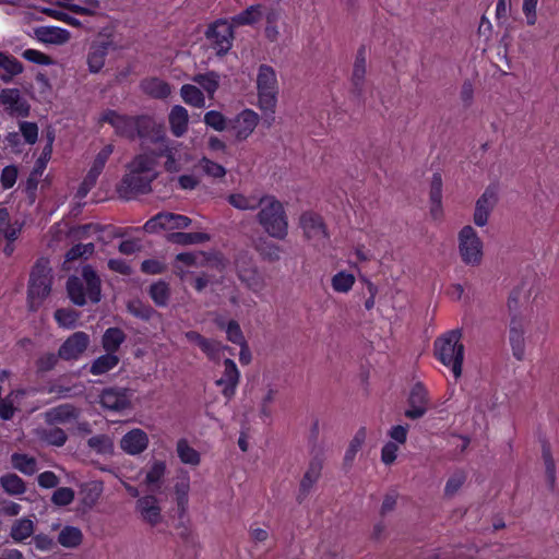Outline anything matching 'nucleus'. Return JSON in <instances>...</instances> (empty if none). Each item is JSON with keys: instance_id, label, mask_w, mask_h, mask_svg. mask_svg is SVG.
Masks as SVG:
<instances>
[{"instance_id": "obj_1", "label": "nucleus", "mask_w": 559, "mask_h": 559, "mask_svg": "<svg viewBox=\"0 0 559 559\" xmlns=\"http://www.w3.org/2000/svg\"><path fill=\"white\" fill-rule=\"evenodd\" d=\"M533 293V284L523 282L512 290L508 300L511 313L509 340L513 356L518 360H523L525 357V333L528 325V319L521 313V309L528 305Z\"/></svg>"}, {"instance_id": "obj_2", "label": "nucleus", "mask_w": 559, "mask_h": 559, "mask_svg": "<svg viewBox=\"0 0 559 559\" xmlns=\"http://www.w3.org/2000/svg\"><path fill=\"white\" fill-rule=\"evenodd\" d=\"M257 221L272 238L284 240L288 235V219L283 203L273 195H262Z\"/></svg>"}, {"instance_id": "obj_3", "label": "nucleus", "mask_w": 559, "mask_h": 559, "mask_svg": "<svg viewBox=\"0 0 559 559\" xmlns=\"http://www.w3.org/2000/svg\"><path fill=\"white\" fill-rule=\"evenodd\" d=\"M462 332L451 330L435 341L433 349L438 360L449 367L455 379L462 376L465 347L462 343Z\"/></svg>"}, {"instance_id": "obj_4", "label": "nucleus", "mask_w": 559, "mask_h": 559, "mask_svg": "<svg viewBox=\"0 0 559 559\" xmlns=\"http://www.w3.org/2000/svg\"><path fill=\"white\" fill-rule=\"evenodd\" d=\"M67 289L71 301L78 306L100 300V280L90 265L83 267L81 277L69 278Z\"/></svg>"}, {"instance_id": "obj_5", "label": "nucleus", "mask_w": 559, "mask_h": 559, "mask_svg": "<svg viewBox=\"0 0 559 559\" xmlns=\"http://www.w3.org/2000/svg\"><path fill=\"white\" fill-rule=\"evenodd\" d=\"M98 121L100 123L110 124L116 130L117 134L130 139H134L135 136H145L147 134V130L153 124V121L148 117H129L112 109L103 111Z\"/></svg>"}, {"instance_id": "obj_6", "label": "nucleus", "mask_w": 559, "mask_h": 559, "mask_svg": "<svg viewBox=\"0 0 559 559\" xmlns=\"http://www.w3.org/2000/svg\"><path fill=\"white\" fill-rule=\"evenodd\" d=\"M257 91H258V108L264 114L272 116L277 106L278 82L274 69L270 66L262 64L259 67L257 74Z\"/></svg>"}, {"instance_id": "obj_7", "label": "nucleus", "mask_w": 559, "mask_h": 559, "mask_svg": "<svg viewBox=\"0 0 559 559\" xmlns=\"http://www.w3.org/2000/svg\"><path fill=\"white\" fill-rule=\"evenodd\" d=\"M457 252L462 263L478 267L485 258L484 241L472 225L463 226L457 233Z\"/></svg>"}, {"instance_id": "obj_8", "label": "nucleus", "mask_w": 559, "mask_h": 559, "mask_svg": "<svg viewBox=\"0 0 559 559\" xmlns=\"http://www.w3.org/2000/svg\"><path fill=\"white\" fill-rule=\"evenodd\" d=\"M51 288V275L48 261L40 260L34 266L28 286V304L32 310L38 309Z\"/></svg>"}, {"instance_id": "obj_9", "label": "nucleus", "mask_w": 559, "mask_h": 559, "mask_svg": "<svg viewBox=\"0 0 559 559\" xmlns=\"http://www.w3.org/2000/svg\"><path fill=\"white\" fill-rule=\"evenodd\" d=\"M299 227L305 240L313 248L321 250L329 243V233L322 217L311 211L299 216Z\"/></svg>"}, {"instance_id": "obj_10", "label": "nucleus", "mask_w": 559, "mask_h": 559, "mask_svg": "<svg viewBox=\"0 0 559 559\" xmlns=\"http://www.w3.org/2000/svg\"><path fill=\"white\" fill-rule=\"evenodd\" d=\"M499 201L498 189L496 187H488L476 200L473 211V223L476 227H486L489 223L490 216Z\"/></svg>"}, {"instance_id": "obj_11", "label": "nucleus", "mask_w": 559, "mask_h": 559, "mask_svg": "<svg viewBox=\"0 0 559 559\" xmlns=\"http://www.w3.org/2000/svg\"><path fill=\"white\" fill-rule=\"evenodd\" d=\"M260 122V115L246 108L229 120L228 130L237 141H246L251 136Z\"/></svg>"}, {"instance_id": "obj_12", "label": "nucleus", "mask_w": 559, "mask_h": 559, "mask_svg": "<svg viewBox=\"0 0 559 559\" xmlns=\"http://www.w3.org/2000/svg\"><path fill=\"white\" fill-rule=\"evenodd\" d=\"M191 219L181 214L162 212L148 219L143 228L146 233H157L159 230H177L188 228Z\"/></svg>"}, {"instance_id": "obj_13", "label": "nucleus", "mask_w": 559, "mask_h": 559, "mask_svg": "<svg viewBox=\"0 0 559 559\" xmlns=\"http://www.w3.org/2000/svg\"><path fill=\"white\" fill-rule=\"evenodd\" d=\"M206 37L217 55H224L231 48L233 26L227 21H217L209 27Z\"/></svg>"}, {"instance_id": "obj_14", "label": "nucleus", "mask_w": 559, "mask_h": 559, "mask_svg": "<svg viewBox=\"0 0 559 559\" xmlns=\"http://www.w3.org/2000/svg\"><path fill=\"white\" fill-rule=\"evenodd\" d=\"M154 180L144 174L129 169L118 188L119 194L124 199H131L139 193H146L151 190V183Z\"/></svg>"}, {"instance_id": "obj_15", "label": "nucleus", "mask_w": 559, "mask_h": 559, "mask_svg": "<svg viewBox=\"0 0 559 559\" xmlns=\"http://www.w3.org/2000/svg\"><path fill=\"white\" fill-rule=\"evenodd\" d=\"M135 512L141 521L151 526H156L164 520L159 499L154 495L140 497L135 502Z\"/></svg>"}, {"instance_id": "obj_16", "label": "nucleus", "mask_w": 559, "mask_h": 559, "mask_svg": "<svg viewBox=\"0 0 559 559\" xmlns=\"http://www.w3.org/2000/svg\"><path fill=\"white\" fill-rule=\"evenodd\" d=\"M90 342V336L85 332H75L61 344L58 356L63 360H78L87 349Z\"/></svg>"}, {"instance_id": "obj_17", "label": "nucleus", "mask_w": 559, "mask_h": 559, "mask_svg": "<svg viewBox=\"0 0 559 559\" xmlns=\"http://www.w3.org/2000/svg\"><path fill=\"white\" fill-rule=\"evenodd\" d=\"M223 365L224 372L222 377L215 381V384L222 389V394L227 400H230L235 395L239 384L240 371L235 361L230 358H226Z\"/></svg>"}, {"instance_id": "obj_18", "label": "nucleus", "mask_w": 559, "mask_h": 559, "mask_svg": "<svg viewBox=\"0 0 559 559\" xmlns=\"http://www.w3.org/2000/svg\"><path fill=\"white\" fill-rule=\"evenodd\" d=\"M428 409V392L423 384L416 383L409 393L405 416L411 419L423 417Z\"/></svg>"}, {"instance_id": "obj_19", "label": "nucleus", "mask_w": 559, "mask_h": 559, "mask_svg": "<svg viewBox=\"0 0 559 559\" xmlns=\"http://www.w3.org/2000/svg\"><path fill=\"white\" fill-rule=\"evenodd\" d=\"M148 442L147 433L140 428H134L121 438L120 448L129 455H139L147 449Z\"/></svg>"}, {"instance_id": "obj_20", "label": "nucleus", "mask_w": 559, "mask_h": 559, "mask_svg": "<svg viewBox=\"0 0 559 559\" xmlns=\"http://www.w3.org/2000/svg\"><path fill=\"white\" fill-rule=\"evenodd\" d=\"M323 463L320 459H313L310 461L299 485L297 495L298 502H302L310 493L317 481L321 476Z\"/></svg>"}, {"instance_id": "obj_21", "label": "nucleus", "mask_w": 559, "mask_h": 559, "mask_svg": "<svg viewBox=\"0 0 559 559\" xmlns=\"http://www.w3.org/2000/svg\"><path fill=\"white\" fill-rule=\"evenodd\" d=\"M111 45L110 40H100L94 41L90 46L86 55V63L91 73H98L102 71Z\"/></svg>"}, {"instance_id": "obj_22", "label": "nucleus", "mask_w": 559, "mask_h": 559, "mask_svg": "<svg viewBox=\"0 0 559 559\" xmlns=\"http://www.w3.org/2000/svg\"><path fill=\"white\" fill-rule=\"evenodd\" d=\"M103 407L110 411H123L130 407V396L127 390L106 389L99 396Z\"/></svg>"}, {"instance_id": "obj_23", "label": "nucleus", "mask_w": 559, "mask_h": 559, "mask_svg": "<svg viewBox=\"0 0 559 559\" xmlns=\"http://www.w3.org/2000/svg\"><path fill=\"white\" fill-rule=\"evenodd\" d=\"M157 159L158 154L155 152H145L139 154L129 164V169L134 170V173L144 174L145 176L156 179L158 176Z\"/></svg>"}, {"instance_id": "obj_24", "label": "nucleus", "mask_w": 559, "mask_h": 559, "mask_svg": "<svg viewBox=\"0 0 559 559\" xmlns=\"http://www.w3.org/2000/svg\"><path fill=\"white\" fill-rule=\"evenodd\" d=\"M205 255L203 253H180L176 257L174 272L181 278L187 281L192 273V269L203 265Z\"/></svg>"}, {"instance_id": "obj_25", "label": "nucleus", "mask_w": 559, "mask_h": 559, "mask_svg": "<svg viewBox=\"0 0 559 559\" xmlns=\"http://www.w3.org/2000/svg\"><path fill=\"white\" fill-rule=\"evenodd\" d=\"M0 104L7 107L11 114L17 116L28 115V105L22 99L20 91L16 88H4L0 92Z\"/></svg>"}, {"instance_id": "obj_26", "label": "nucleus", "mask_w": 559, "mask_h": 559, "mask_svg": "<svg viewBox=\"0 0 559 559\" xmlns=\"http://www.w3.org/2000/svg\"><path fill=\"white\" fill-rule=\"evenodd\" d=\"M79 416L80 411L71 404H62L45 413L46 421L50 425L69 424L76 420Z\"/></svg>"}, {"instance_id": "obj_27", "label": "nucleus", "mask_w": 559, "mask_h": 559, "mask_svg": "<svg viewBox=\"0 0 559 559\" xmlns=\"http://www.w3.org/2000/svg\"><path fill=\"white\" fill-rule=\"evenodd\" d=\"M33 392L32 390H15L10 392L4 399H0V417L3 420L11 419L17 407L22 405V400Z\"/></svg>"}, {"instance_id": "obj_28", "label": "nucleus", "mask_w": 559, "mask_h": 559, "mask_svg": "<svg viewBox=\"0 0 559 559\" xmlns=\"http://www.w3.org/2000/svg\"><path fill=\"white\" fill-rule=\"evenodd\" d=\"M37 39L45 44L62 45L70 39V33L67 29L55 26H41L35 29Z\"/></svg>"}, {"instance_id": "obj_29", "label": "nucleus", "mask_w": 559, "mask_h": 559, "mask_svg": "<svg viewBox=\"0 0 559 559\" xmlns=\"http://www.w3.org/2000/svg\"><path fill=\"white\" fill-rule=\"evenodd\" d=\"M84 535L80 527L74 525H64L58 534V544L67 549H75L83 543Z\"/></svg>"}, {"instance_id": "obj_30", "label": "nucleus", "mask_w": 559, "mask_h": 559, "mask_svg": "<svg viewBox=\"0 0 559 559\" xmlns=\"http://www.w3.org/2000/svg\"><path fill=\"white\" fill-rule=\"evenodd\" d=\"M237 269L241 282H243L252 292L258 293L264 288V278L255 267L246 266L242 263L238 262Z\"/></svg>"}, {"instance_id": "obj_31", "label": "nucleus", "mask_w": 559, "mask_h": 559, "mask_svg": "<svg viewBox=\"0 0 559 559\" xmlns=\"http://www.w3.org/2000/svg\"><path fill=\"white\" fill-rule=\"evenodd\" d=\"M188 122V110L180 105L174 106L169 114V124L174 135L178 138L183 135L187 132Z\"/></svg>"}, {"instance_id": "obj_32", "label": "nucleus", "mask_w": 559, "mask_h": 559, "mask_svg": "<svg viewBox=\"0 0 559 559\" xmlns=\"http://www.w3.org/2000/svg\"><path fill=\"white\" fill-rule=\"evenodd\" d=\"M190 478L187 475L178 478L174 486L175 500L180 515L186 514L189 504Z\"/></svg>"}, {"instance_id": "obj_33", "label": "nucleus", "mask_w": 559, "mask_h": 559, "mask_svg": "<svg viewBox=\"0 0 559 559\" xmlns=\"http://www.w3.org/2000/svg\"><path fill=\"white\" fill-rule=\"evenodd\" d=\"M165 474L166 463L164 461H153L145 473L144 484L151 489L159 488Z\"/></svg>"}, {"instance_id": "obj_34", "label": "nucleus", "mask_w": 559, "mask_h": 559, "mask_svg": "<svg viewBox=\"0 0 559 559\" xmlns=\"http://www.w3.org/2000/svg\"><path fill=\"white\" fill-rule=\"evenodd\" d=\"M228 202L237 210L253 211L262 203V195L234 193L228 197Z\"/></svg>"}, {"instance_id": "obj_35", "label": "nucleus", "mask_w": 559, "mask_h": 559, "mask_svg": "<svg viewBox=\"0 0 559 559\" xmlns=\"http://www.w3.org/2000/svg\"><path fill=\"white\" fill-rule=\"evenodd\" d=\"M367 439V430L366 428H359L353 439L349 442V445L344 455V464L347 467H350L356 459L357 453L361 450L365 441Z\"/></svg>"}, {"instance_id": "obj_36", "label": "nucleus", "mask_w": 559, "mask_h": 559, "mask_svg": "<svg viewBox=\"0 0 559 559\" xmlns=\"http://www.w3.org/2000/svg\"><path fill=\"white\" fill-rule=\"evenodd\" d=\"M35 531V524L32 520L22 518L16 520L12 526L10 536L16 543H23L25 539L29 538Z\"/></svg>"}, {"instance_id": "obj_37", "label": "nucleus", "mask_w": 559, "mask_h": 559, "mask_svg": "<svg viewBox=\"0 0 559 559\" xmlns=\"http://www.w3.org/2000/svg\"><path fill=\"white\" fill-rule=\"evenodd\" d=\"M168 241L181 245V246H189V245H198L203 243L210 240V236L206 233H171L167 237Z\"/></svg>"}, {"instance_id": "obj_38", "label": "nucleus", "mask_w": 559, "mask_h": 559, "mask_svg": "<svg viewBox=\"0 0 559 559\" xmlns=\"http://www.w3.org/2000/svg\"><path fill=\"white\" fill-rule=\"evenodd\" d=\"M2 489L10 496H20L26 491V485L16 474L8 473L0 477Z\"/></svg>"}, {"instance_id": "obj_39", "label": "nucleus", "mask_w": 559, "mask_h": 559, "mask_svg": "<svg viewBox=\"0 0 559 559\" xmlns=\"http://www.w3.org/2000/svg\"><path fill=\"white\" fill-rule=\"evenodd\" d=\"M0 68L5 72L1 75L3 82H10L13 76L23 72L22 63L14 57L0 51Z\"/></svg>"}, {"instance_id": "obj_40", "label": "nucleus", "mask_w": 559, "mask_h": 559, "mask_svg": "<svg viewBox=\"0 0 559 559\" xmlns=\"http://www.w3.org/2000/svg\"><path fill=\"white\" fill-rule=\"evenodd\" d=\"M159 156L166 157L165 169L169 173H178L182 168V156L179 151V145L165 146L164 150L158 154Z\"/></svg>"}, {"instance_id": "obj_41", "label": "nucleus", "mask_w": 559, "mask_h": 559, "mask_svg": "<svg viewBox=\"0 0 559 559\" xmlns=\"http://www.w3.org/2000/svg\"><path fill=\"white\" fill-rule=\"evenodd\" d=\"M180 95L183 102L195 108L205 107V97L200 88L192 84H185L181 86Z\"/></svg>"}, {"instance_id": "obj_42", "label": "nucleus", "mask_w": 559, "mask_h": 559, "mask_svg": "<svg viewBox=\"0 0 559 559\" xmlns=\"http://www.w3.org/2000/svg\"><path fill=\"white\" fill-rule=\"evenodd\" d=\"M141 87L144 93L155 98H164L170 94L169 85L156 78L144 80Z\"/></svg>"}, {"instance_id": "obj_43", "label": "nucleus", "mask_w": 559, "mask_h": 559, "mask_svg": "<svg viewBox=\"0 0 559 559\" xmlns=\"http://www.w3.org/2000/svg\"><path fill=\"white\" fill-rule=\"evenodd\" d=\"M114 152L111 144H106L95 156L92 166L87 173V177L97 181L98 176L102 174L108 158Z\"/></svg>"}, {"instance_id": "obj_44", "label": "nucleus", "mask_w": 559, "mask_h": 559, "mask_svg": "<svg viewBox=\"0 0 559 559\" xmlns=\"http://www.w3.org/2000/svg\"><path fill=\"white\" fill-rule=\"evenodd\" d=\"M88 448L99 455H111L114 453V440L107 435L93 436L87 440Z\"/></svg>"}, {"instance_id": "obj_45", "label": "nucleus", "mask_w": 559, "mask_h": 559, "mask_svg": "<svg viewBox=\"0 0 559 559\" xmlns=\"http://www.w3.org/2000/svg\"><path fill=\"white\" fill-rule=\"evenodd\" d=\"M215 322L219 329L225 330L227 340L229 342L239 345L240 347L245 346V336L236 321L230 320L229 322L225 323L223 319H216Z\"/></svg>"}, {"instance_id": "obj_46", "label": "nucleus", "mask_w": 559, "mask_h": 559, "mask_svg": "<svg viewBox=\"0 0 559 559\" xmlns=\"http://www.w3.org/2000/svg\"><path fill=\"white\" fill-rule=\"evenodd\" d=\"M104 491V485L102 481H91L86 484L82 489V503L92 509L99 500Z\"/></svg>"}, {"instance_id": "obj_47", "label": "nucleus", "mask_w": 559, "mask_h": 559, "mask_svg": "<svg viewBox=\"0 0 559 559\" xmlns=\"http://www.w3.org/2000/svg\"><path fill=\"white\" fill-rule=\"evenodd\" d=\"M177 454L183 464L197 466L200 464V454L186 439H180L176 445Z\"/></svg>"}, {"instance_id": "obj_48", "label": "nucleus", "mask_w": 559, "mask_h": 559, "mask_svg": "<svg viewBox=\"0 0 559 559\" xmlns=\"http://www.w3.org/2000/svg\"><path fill=\"white\" fill-rule=\"evenodd\" d=\"M13 468L25 475H33L37 472V462L34 457L26 454L14 453L11 456Z\"/></svg>"}, {"instance_id": "obj_49", "label": "nucleus", "mask_w": 559, "mask_h": 559, "mask_svg": "<svg viewBox=\"0 0 559 559\" xmlns=\"http://www.w3.org/2000/svg\"><path fill=\"white\" fill-rule=\"evenodd\" d=\"M192 80L204 90L210 98L214 97V94L219 86V76L215 72L198 74L194 75Z\"/></svg>"}, {"instance_id": "obj_50", "label": "nucleus", "mask_w": 559, "mask_h": 559, "mask_svg": "<svg viewBox=\"0 0 559 559\" xmlns=\"http://www.w3.org/2000/svg\"><path fill=\"white\" fill-rule=\"evenodd\" d=\"M366 73H367V63H366L365 51L359 50L356 56V59H355L353 74H352V82L357 90H360L362 87L365 78H366Z\"/></svg>"}, {"instance_id": "obj_51", "label": "nucleus", "mask_w": 559, "mask_h": 559, "mask_svg": "<svg viewBox=\"0 0 559 559\" xmlns=\"http://www.w3.org/2000/svg\"><path fill=\"white\" fill-rule=\"evenodd\" d=\"M126 338L124 333L117 328L108 329L103 336V347L106 352L115 353Z\"/></svg>"}, {"instance_id": "obj_52", "label": "nucleus", "mask_w": 559, "mask_h": 559, "mask_svg": "<svg viewBox=\"0 0 559 559\" xmlns=\"http://www.w3.org/2000/svg\"><path fill=\"white\" fill-rule=\"evenodd\" d=\"M277 394V390L274 388H267V390L264 392L263 396L261 397L260 404H259V417L262 419V421L267 423L272 418V408L271 405L275 401Z\"/></svg>"}, {"instance_id": "obj_53", "label": "nucleus", "mask_w": 559, "mask_h": 559, "mask_svg": "<svg viewBox=\"0 0 559 559\" xmlns=\"http://www.w3.org/2000/svg\"><path fill=\"white\" fill-rule=\"evenodd\" d=\"M39 438L48 444L62 447L68 437L67 433L58 427H50L38 431Z\"/></svg>"}, {"instance_id": "obj_54", "label": "nucleus", "mask_w": 559, "mask_h": 559, "mask_svg": "<svg viewBox=\"0 0 559 559\" xmlns=\"http://www.w3.org/2000/svg\"><path fill=\"white\" fill-rule=\"evenodd\" d=\"M119 359L118 357L110 352H107V354L98 357L91 367V373L93 374H103L109 370H111L114 367L117 366Z\"/></svg>"}, {"instance_id": "obj_55", "label": "nucleus", "mask_w": 559, "mask_h": 559, "mask_svg": "<svg viewBox=\"0 0 559 559\" xmlns=\"http://www.w3.org/2000/svg\"><path fill=\"white\" fill-rule=\"evenodd\" d=\"M355 282L356 280L353 274L341 271L332 277L331 285L336 293L346 294L353 288Z\"/></svg>"}, {"instance_id": "obj_56", "label": "nucleus", "mask_w": 559, "mask_h": 559, "mask_svg": "<svg viewBox=\"0 0 559 559\" xmlns=\"http://www.w3.org/2000/svg\"><path fill=\"white\" fill-rule=\"evenodd\" d=\"M169 286L165 282H156L151 285L150 287V296L152 300L155 302L158 307H165L168 304L169 300Z\"/></svg>"}, {"instance_id": "obj_57", "label": "nucleus", "mask_w": 559, "mask_h": 559, "mask_svg": "<svg viewBox=\"0 0 559 559\" xmlns=\"http://www.w3.org/2000/svg\"><path fill=\"white\" fill-rule=\"evenodd\" d=\"M199 168L209 177L221 179L226 175V168L218 163H215L207 157H202L199 160Z\"/></svg>"}, {"instance_id": "obj_58", "label": "nucleus", "mask_w": 559, "mask_h": 559, "mask_svg": "<svg viewBox=\"0 0 559 559\" xmlns=\"http://www.w3.org/2000/svg\"><path fill=\"white\" fill-rule=\"evenodd\" d=\"M204 123L214 129L215 131H224L228 129L229 121H227L226 117L217 110H210L204 115Z\"/></svg>"}, {"instance_id": "obj_59", "label": "nucleus", "mask_w": 559, "mask_h": 559, "mask_svg": "<svg viewBox=\"0 0 559 559\" xmlns=\"http://www.w3.org/2000/svg\"><path fill=\"white\" fill-rule=\"evenodd\" d=\"M55 320L63 329H73L79 320V312L72 309H58L55 312Z\"/></svg>"}, {"instance_id": "obj_60", "label": "nucleus", "mask_w": 559, "mask_h": 559, "mask_svg": "<svg viewBox=\"0 0 559 559\" xmlns=\"http://www.w3.org/2000/svg\"><path fill=\"white\" fill-rule=\"evenodd\" d=\"M542 456L545 464L547 479L549 484L552 486L556 480V465L552 459L550 445L546 442H544L542 445Z\"/></svg>"}, {"instance_id": "obj_61", "label": "nucleus", "mask_w": 559, "mask_h": 559, "mask_svg": "<svg viewBox=\"0 0 559 559\" xmlns=\"http://www.w3.org/2000/svg\"><path fill=\"white\" fill-rule=\"evenodd\" d=\"M261 16H262L261 7L252 5V7L248 8L247 10H245L243 12H241L240 14L236 15L233 19V22L237 25H247V24H252V23L257 22L258 20H260Z\"/></svg>"}, {"instance_id": "obj_62", "label": "nucleus", "mask_w": 559, "mask_h": 559, "mask_svg": "<svg viewBox=\"0 0 559 559\" xmlns=\"http://www.w3.org/2000/svg\"><path fill=\"white\" fill-rule=\"evenodd\" d=\"M94 252V245L92 242L88 243H79L72 247L66 254V263L74 261L79 258H87L92 255Z\"/></svg>"}, {"instance_id": "obj_63", "label": "nucleus", "mask_w": 559, "mask_h": 559, "mask_svg": "<svg viewBox=\"0 0 559 559\" xmlns=\"http://www.w3.org/2000/svg\"><path fill=\"white\" fill-rule=\"evenodd\" d=\"M538 2L539 0H522V13L528 26H534L537 23Z\"/></svg>"}, {"instance_id": "obj_64", "label": "nucleus", "mask_w": 559, "mask_h": 559, "mask_svg": "<svg viewBox=\"0 0 559 559\" xmlns=\"http://www.w3.org/2000/svg\"><path fill=\"white\" fill-rule=\"evenodd\" d=\"M128 310L131 314L142 320H150L155 313L154 309L141 301L134 300L128 304Z\"/></svg>"}]
</instances>
